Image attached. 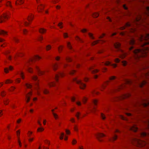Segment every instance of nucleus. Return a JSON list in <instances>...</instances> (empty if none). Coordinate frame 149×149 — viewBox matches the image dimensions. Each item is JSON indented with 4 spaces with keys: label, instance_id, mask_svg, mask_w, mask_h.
I'll use <instances>...</instances> for the list:
<instances>
[{
    "label": "nucleus",
    "instance_id": "34",
    "mask_svg": "<svg viewBox=\"0 0 149 149\" xmlns=\"http://www.w3.org/2000/svg\"><path fill=\"white\" fill-rule=\"evenodd\" d=\"M43 93L45 94H47L49 93V91L46 89H44L43 90Z\"/></svg>",
    "mask_w": 149,
    "mask_h": 149
},
{
    "label": "nucleus",
    "instance_id": "24",
    "mask_svg": "<svg viewBox=\"0 0 149 149\" xmlns=\"http://www.w3.org/2000/svg\"><path fill=\"white\" fill-rule=\"evenodd\" d=\"M46 31V30L43 28H41L39 29V32L41 33H45Z\"/></svg>",
    "mask_w": 149,
    "mask_h": 149
},
{
    "label": "nucleus",
    "instance_id": "64",
    "mask_svg": "<svg viewBox=\"0 0 149 149\" xmlns=\"http://www.w3.org/2000/svg\"><path fill=\"white\" fill-rule=\"evenodd\" d=\"M71 100L72 101L74 102L75 100V98L74 97H72L71 98Z\"/></svg>",
    "mask_w": 149,
    "mask_h": 149
},
{
    "label": "nucleus",
    "instance_id": "20",
    "mask_svg": "<svg viewBox=\"0 0 149 149\" xmlns=\"http://www.w3.org/2000/svg\"><path fill=\"white\" fill-rule=\"evenodd\" d=\"M33 15L32 14H31L29 15L28 16V20L29 22H30L32 20L33 18Z\"/></svg>",
    "mask_w": 149,
    "mask_h": 149
},
{
    "label": "nucleus",
    "instance_id": "35",
    "mask_svg": "<svg viewBox=\"0 0 149 149\" xmlns=\"http://www.w3.org/2000/svg\"><path fill=\"white\" fill-rule=\"evenodd\" d=\"M19 74L20 75V76L22 77V79H24V74L22 72H21L20 73H19Z\"/></svg>",
    "mask_w": 149,
    "mask_h": 149
},
{
    "label": "nucleus",
    "instance_id": "13",
    "mask_svg": "<svg viewBox=\"0 0 149 149\" xmlns=\"http://www.w3.org/2000/svg\"><path fill=\"white\" fill-rule=\"evenodd\" d=\"M32 92H30L26 95V98H27V100H26L27 102H29L30 100V97L32 95Z\"/></svg>",
    "mask_w": 149,
    "mask_h": 149
},
{
    "label": "nucleus",
    "instance_id": "49",
    "mask_svg": "<svg viewBox=\"0 0 149 149\" xmlns=\"http://www.w3.org/2000/svg\"><path fill=\"white\" fill-rule=\"evenodd\" d=\"M87 100V99L86 97H84L82 100L83 102L84 103H85L86 102Z\"/></svg>",
    "mask_w": 149,
    "mask_h": 149
},
{
    "label": "nucleus",
    "instance_id": "12",
    "mask_svg": "<svg viewBox=\"0 0 149 149\" xmlns=\"http://www.w3.org/2000/svg\"><path fill=\"white\" fill-rule=\"evenodd\" d=\"M32 92H30L26 95V98H27V100H26L27 102H29L30 100V97L32 95Z\"/></svg>",
    "mask_w": 149,
    "mask_h": 149
},
{
    "label": "nucleus",
    "instance_id": "3",
    "mask_svg": "<svg viewBox=\"0 0 149 149\" xmlns=\"http://www.w3.org/2000/svg\"><path fill=\"white\" fill-rule=\"evenodd\" d=\"M114 46L116 50L119 51L120 52V57L122 58H124L127 55V54L121 49L120 44L119 43L116 42L114 44Z\"/></svg>",
    "mask_w": 149,
    "mask_h": 149
},
{
    "label": "nucleus",
    "instance_id": "18",
    "mask_svg": "<svg viewBox=\"0 0 149 149\" xmlns=\"http://www.w3.org/2000/svg\"><path fill=\"white\" fill-rule=\"evenodd\" d=\"M89 70L93 73H96L98 71V70L97 69H94L93 67L90 68Z\"/></svg>",
    "mask_w": 149,
    "mask_h": 149
},
{
    "label": "nucleus",
    "instance_id": "38",
    "mask_svg": "<svg viewBox=\"0 0 149 149\" xmlns=\"http://www.w3.org/2000/svg\"><path fill=\"white\" fill-rule=\"evenodd\" d=\"M44 129L42 127H39L37 131L39 132H41L43 131Z\"/></svg>",
    "mask_w": 149,
    "mask_h": 149
},
{
    "label": "nucleus",
    "instance_id": "57",
    "mask_svg": "<svg viewBox=\"0 0 149 149\" xmlns=\"http://www.w3.org/2000/svg\"><path fill=\"white\" fill-rule=\"evenodd\" d=\"M77 143V141L74 139L72 141V144L73 145Z\"/></svg>",
    "mask_w": 149,
    "mask_h": 149
},
{
    "label": "nucleus",
    "instance_id": "51",
    "mask_svg": "<svg viewBox=\"0 0 149 149\" xmlns=\"http://www.w3.org/2000/svg\"><path fill=\"white\" fill-rule=\"evenodd\" d=\"M7 6H9L11 7H12V6L11 5L10 2L9 1H8L7 3Z\"/></svg>",
    "mask_w": 149,
    "mask_h": 149
},
{
    "label": "nucleus",
    "instance_id": "59",
    "mask_svg": "<svg viewBox=\"0 0 149 149\" xmlns=\"http://www.w3.org/2000/svg\"><path fill=\"white\" fill-rule=\"evenodd\" d=\"M146 81H143L141 85V87H142L143 85L146 84Z\"/></svg>",
    "mask_w": 149,
    "mask_h": 149
},
{
    "label": "nucleus",
    "instance_id": "17",
    "mask_svg": "<svg viewBox=\"0 0 149 149\" xmlns=\"http://www.w3.org/2000/svg\"><path fill=\"white\" fill-rule=\"evenodd\" d=\"M117 138V136L116 134H114L111 138H109V140L110 141H113L116 140Z\"/></svg>",
    "mask_w": 149,
    "mask_h": 149
},
{
    "label": "nucleus",
    "instance_id": "29",
    "mask_svg": "<svg viewBox=\"0 0 149 149\" xmlns=\"http://www.w3.org/2000/svg\"><path fill=\"white\" fill-rule=\"evenodd\" d=\"M99 16V14L97 13H95L93 14V16L94 17H97Z\"/></svg>",
    "mask_w": 149,
    "mask_h": 149
},
{
    "label": "nucleus",
    "instance_id": "37",
    "mask_svg": "<svg viewBox=\"0 0 149 149\" xmlns=\"http://www.w3.org/2000/svg\"><path fill=\"white\" fill-rule=\"evenodd\" d=\"M66 60L68 62H70L72 61V59L69 57H67L66 58Z\"/></svg>",
    "mask_w": 149,
    "mask_h": 149
},
{
    "label": "nucleus",
    "instance_id": "27",
    "mask_svg": "<svg viewBox=\"0 0 149 149\" xmlns=\"http://www.w3.org/2000/svg\"><path fill=\"white\" fill-rule=\"evenodd\" d=\"M25 85L27 88H31L32 87V85L28 83L25 84Z\"/></svg>",
    "mask_w": 149,
    "mask_h": 149
},
{
    "label": "nucleus",
    "instance_id": "61",
    "mask_svg": "<svg viewBox=\"0 0 149 149\" xmlns=\"http://www.w3.org/2000/svg\"><path fill=\"white\" fill-rule=\"evenodd\" d=\"M123 8L125 10H127V8L126 6L125 5H124L123 6Z\"/></svg>",
    "mask_w": 149,
    "mask_h": 149
},
{
    "label": "nucleus",
    "instance_id": "10",
    "mask_svg": "<svg viewBox=\"0 0 149 149\" xmlns=\"http://www.w3.org/2000/svg\"><path fill=\"white\" fill-rule=\"evenodd\" d=\"M105 136V135L102 133H99L96 135V137L97 139L100 141H102V140H101L100 138Z\"/></svg>",
    "mask_w": 149,
    "mask_h": 149
},
{
    "label": "nucleus",
    "instance_id": "52",
    "mask_svg": "<svg viewBox=\"0 0 149 149\" xmlns=\"http://www.w3.org/2000/svg\"><path fill=\"white\" fill-rule=\"evenodd\" d=\"M98 42V41H94L92 43V45H94L95 44H97Z\"/></svg>",
    "mask_w": 149,
    "mask_h": 149
},
{
    "label": "nucleus",
    "instance_id": "11",
    "mask_svg": "<svg viewBox=\"0 0 149 149\" xmlns=\"http://www.w3.org/2000/svg\"><path fill=\"white\" fill-rule=\"evenodd\" d=\"M128 43L130 45H134L135 43L134 39L132 37H131L129 40L128 41Z\"/></svg>",
    "mask_w": 149,
    "mask_h": 149
},
{
    "label": "nucleus",
    "instance_id": "42",
    "mask_svg": "<svg viewBox=\"0 0 149 149\" xmlns=\"http://www.w3.org/2000/svg\"><path fill=\"white\" fill-rule=\"evenodd\" d=\"M88 35L89 36V37L91 38V39H94V37H93V35H92V34H91V33H88Z\"/></svg>",
    "mask_w": 149,
    "mask_h": 149
},
{
    "label": "nucleus",
    "instance_id": "8",
    "mask_svg": "<svg viewBox=\"0 0 149 149\" xmlns=\"http://www.w3.org/2000/svg\"><path fill=\"white\" fill-rule=\"evenodd\" d=\"M64 75L63 72H59L58 74H56L55 76V79L57 81H58V78L59 77H63Z\"/></svg>",
    "mask_w": 149,
    "mask_h": 149
},
{
    "label": "nucleus",
    "instance_id": "53",
    "mask_svg": "<svg viewBox=\"0 0 149 149\" xmlns=\"http://www.w3.org/2000/svg\"><path fill=\"white\" fill-rule=\"evenodd\" d=\"M43 39V37L41 36H40L38 38V40L40 41H41Z\"/></svg>",
    "mask_w": 149,
    "mask_h": 149
},
{
    "label": "nucleus",
    "instance_id": "19",
    "mask_svg": "<svg viewBox=\"0 0 149 149\" xmlns=\"http://www.w3.org/2000/svg\"><path fill=\"white\" fill-rule=\"evenodd\" d=\"M13 67L12 66H10L9 67V68H4V71L6 73H7L8 72L9 70H13Z\"/></svg>",
    "mask_w": 149,
    "mask_h": 149
},
{
    "label": "nucleus",
    "instance_id": "60",
    "mask_svg": "<svg viewBox=\"0 0 149 149\" xmlns=\"http://www.w3.org/2000/svg\"><path fill=\"white\" fill-rule=\"evenodd\" d=\"M65 132H66V134H70V131L68 130H65Z\"/></svg>",
    "mask_w": 149,
    "mask_h": 149
},
{
    "label": "nucleus",
    "instance_id": "58",
    "mask_svg": "<svg viewBox=\"0 0 149 149\" xmlns=\"http://www.w3.org/2000/svg\"><path fill=\"white\" fill-rule=\"evenodd\" d=\"M120 61V60L118 58H116L115 60V62L116 63H119Z\"/></svg>",
    "mask_w": 149,
    "mask_h": 149
},
{
    "label": "nucleus",
    "instance_id": "26",
    "mask_svg": "<svg viewBox=\"0 0 149 149\" xmlns=\"http://www.w3.org/2000/svg\"><path fill=\"white\" fill-rule=\"evenodd\" d=\"M54 111V109H52V111L53 112L52 113H53V116H54L55 118L56 119L57 118L58 116H57V115L56 114L53 112Z\"/></svg>",
    "mask_w": 149,
    "mask_h": 149
},
{
    "label": "nucleus",
    "instance_id": "9",
    "mask_svg": "<svg viewBox=\"0 0 149 149\" xmlns=\"http://www.w3.org/2000/svg\"><path fill=\"white\" fill-rule=\"evenodd\" d=\"M129 128L130 130L134 132L137 131L138 130V128L135 125H133L132 126L130 127Z\"/></svg>",
    "mask_w": 149,
    "mask_h": 149
},
{
    "label": "nucleus",
    "instance_id": "16",
    "mask_svg": "<svg viewBox=\"0 0 149 149\" xmlns=\"http://www.w3.org/2000/svg\"><path fill=\"white\" fill-rule=\"evenodd\" d=\"M40 58V57L38 56H36L33 58H31L29 60V62H32L34 60H38Z\"/></svg>",
    "mask_w": 149,
    "mask_h": 149
},
{
    "label": "nucleus",
    "instance_id": "21",
    "mask_svg": "<svg viewBox=\"0 0 149 149\" xmlns=\"http://www.w3.org/2000/svg\"><path fill=\"white\" fill-rule=\"evenodd\" d=\"M18 1L19 2L16 1L15 2V4L16 5L20 4L23 3L24 1L22 0H18Z\"/></svg>",
    "mask_w": 149,
    "mask_h": 149
},
{
    "label": "nucleus",
    "instance_id": "6",
    "mask_svg": "<svg viewBox=\"0 0 149 149\" xmlns=\"http://www.w3.org/2000/svg\"><path fill=\"white\" fill-rule=\"evenodd\" d=\"M8 14H4L3 16H1L0 17V23L5 21V19L8 18Z\"/></svg>",
    "mask_w": 149,
    "mask_h": 149
},
{
    "label": "nucleus",
    "instance_id": "41",
    "mask_svg": "<svg viewBox=\"0 0 149 149\" xmlns=\"http://www.w3.org/2000/svg\"><path fill=\"white\" fill-rule=\"evenodd\" d=\"M130 96V95L128 94H126V95H125L124 96H123L122 97V98L123 99H124V98H127V97H129V96Z\"/></svg>",
    "mask_w": 149,
    "mask_h": 149
},
{
    "label": "nucleus",
    "instance_id": "22",
    "mask_svg": "<svg viewBox=\"0 0 149 149\" xmlns=\"http://www.w3.org/2000/svg\"><path fill=\"white\" fill-rule=\"evenodd\" d=\"M7 32L3 30H0V34L5 35L6 34Z\"/></svg>",
    "mask_w": 149,
    "mask_h": 149
},
{
    "label": "nucleus",
    "instance_id": "63",
    "mask_svg": "<svg viewBox=\"0 0 149 149\" xmlns=\"http://www.w3.org/2000/svg\"><path fill=\"white\" fill-rule=\"evenodd\" d=\"M81 31L82 32L84 33L86 32L87 30L85 29H84L83 30H82Z\"/></svg>",
    "mask_w": 149,
    "mask_h": 149
},
{
    "label": "nucleus",
    "instance_id": "39",
    "mask_svg": "<svg viewBox=\"0 0 149 149\" xmlns=\"http://www.w3.org/2000/svg\"><path fill=\"white\" fill-rule=\"evenodd\" d=\"M51 48V46L49 45H48L46 47V49L47 50H49Z\"/></svg>",
    "mask_w": 149,
    "mask_h": 149
},
{
    "label": "nucleus",
    "instance_id": "28",
    "mask_svg": "<svg viewBox=\"0 0 149 149\" xmlns=\"http://www.w3.org/2000/svg\"><path fill=\"white\" fill-rule=\"evenodd\" d=\"M32 79L34 80V81H38V78L36 76V75H34L32 77Z\"/></svg>",
    "mask_w": 149,
    "mask_h": 149
},
{
    "label": "nucleus",
    "instance_id": "46",
    "mask_svg": "<svg viewBox=\"0 0 149 149\" xmlns=\"http://www.w3.org/2000/svg\"><path fill=\"white\" fill-rule=\"evenodd\" d=\"M116 78V77L115 76H112L111 77H110L109 78V80H114V79H115Z\"/></svg>",
    "mask_w": 149,
    "mask_h": 149
},
{
    "label": "nucleus",
    "instance_id": "2",
    "mask_svg": "<svg viewBox=\"0 0 149 149\" xmlns=\"http://www.w3.org/2000/svg\"><path fill=\"white\" fill-rule=\"evenodd\" d=\"M132 143L139 147H143L147 145V143L145 141L141 140L139 138H135L132 140Z\"/></svg>",
    "mask_w": 149,
    "mask_h": 149
},
{
    "label": "nucleus",
    "instance_id": "31",
    "mask_svg": "<svg viewBox=\"0 0 149 149\" xmlns=\"http://www.w3.org/2000/svg\"><path fill=\"white\" fill-rule=\"evenodd\" d=\"M63 47L62 46H60L58 48V50L59 52H61L62 50Z\"/></svg>",
    "mask_w": 149,
    "mask_h": 149
},
{
    "label": "nucleus",
    "instance_id": "62",
    "mask_svg": "<svg viewBox=\"0 0 149 149\" xmlns=\"http://www.w3.org/2000/svg\"><path fill=\"white\" fill-rule=\"evenodd\" d=\"M77 104L79 106H80L81 105V103L79 102H76Z\"/></svg>",
    "mask_w": 149,
    "mask_h": 149
},
{
    "label": "nucleus",
    "instance_id": "43",
    "mask_svg": "<svg viewBox=\"0 0 149 149\" xmlns=\"http://www.w3.org/2000/svg\"><path fill=\"white\" fill-rule=\"evenodd\" d=\"M75 71L74 70H72L70 72V73L71 74H73L75 72Z\"/></svg>",
    "mask_w": 149,
    "mask_h": 149
},
{
    "label": "nucleus",
    "instance_id": "14",
    "mask_svg": "<svg viewBox=\"0 0 149 149\" xmlns=\"http://www.w3.org/2000/svg\"><path fill=\"white\" fill-rule=\"evenodd\" d=\"M106 65H111L112 66L113 68H116L117 65L115 64H112L109 61H107L104 64Z\"/></svg>",
    "mask_w": 149,
    "mask_h": 149
},
{
    "label": "nucleus",
    "instance_id": "55",
    "mask_svg": "<svg viewBox=\"0 0 149 149\" xmlns=\"http://www.w3.org/2000/svg\"><path fill=\"white\" fill-rule=\"evenodd\" d=\"M63 36L64 38H67L68 37V34L66 33H64Z\"/></svg>",
    "mask_w": 149,
    "mask_h": 149
},
{
    "label": "nucleus",
    "instance_id": "15",
    "mask_svg": "<svg viewBox=\"0 0 149 149\" xmlns=\"http://www.w3.org/2000/svg\"><path fill=\"white\" fill-rule=\"evenodd\" d=\"M36 70L37 71L38 73L39 74V75H43L44 74V73H45L44 72L42 71H41L40 70V69H39V68L38 67L36 66Z\"/></svg>",
    "mask_w": 149,
    "mask_h": 149
},
{
    "label": "nucleus",
    "instance_id": "54",
    "mask_svg": "<svg viewBox=\"0 0 149 149\" xmlns=\"http://www.w3.org/2000/svg\"><path fill=\"white\" fill-rule=\"evenodd\" d=\"M8 100L6 99V100L4 101V104L6 105H7L8 104V102H7Z\"/></svg>",
    "mask_w": 149,
    "mask_h": 149
},
{
    "label": "nucleus",
    "instance_id": "40",
    "mask_svg": "<svg viewBox=\"0 0 149 149\" xmlns=\"http://www.w3.org/2000/svg\"><path fill=\"white\" fill-rule=\"evenodd\" d=\"M80 114V113L79 112H77V113L76 114L75 116L78 119L79 118V115Z\"/></svg>",
    "mask_w": 149,
    "mask_h": 149
},
{
    "label": "nucleus",
    "instance_id": "56",
    "mask_svg": "<svg viewBox=\"0 0 149 149\" xmlns=\"http://www.w3.org/2000/svg\"><path fill=\"white\" fill-rule=\"evenodd\" d=\"M62 22H60V23H59L58 24V26L60 27L61 28H62V27H63V26H61V25H62Z\"/></svg>",
    "mask_w": 149,
    "mask_h": 149
},
{
    "label": "nucleus",
    "instance_id": "5",
    "mask_svg": "<svg viewBox=\"0 0 149 149\" xmlns=\"http://www.w3.org/2000/svg\"><path fill=\"white\" fill-rule=\"evenodd\" d=\"M73 80L79 85L81 89H84L86 87V85L82 82L81 80H78L76 78H74Z\"/></svg>",
    "mask_w": 149,
    "mask_h": 149
},
{
    "label": "nucleus",
    "instance_id": "36",
    "mask_svg": "<svg viewBox=\"0 0 149 149\" xmlns=\"http://www.w3.org/2000/svg\"><path fill=\"white\" fill-rule=\"evenodd\" d=\"M13 82V81L11 80H10V79H7V80L5 82V83L8 84L9 83H11Z\"/></svg>",
    "mask_w": 149,
    "mask_h": 149
},
{
    "label": "nucleus",
    "instance_id": "33",
    "mask_svg": "<svg viewBox=\"0 0 149 149\" xmlns=\"http://www.w3.org/2000/svg\"><path fill=\"white\" fill-rule=\"evenodd\" d=\"M146 8L147 11V13H146V14L148 15H149V6L147 7Z\"/></svg>",
    "mask_w": 149,
    "mask_h": 149
},
{
    "label": "nucleus",
    "instance_id": "4",
    "mask_svg": "<svg viewBox=\"0 0 149 149\" xmlns=\"http://www.w3.org/2000/svg\"><path fill=\"white\" fill-rule=\"evenodd\" d=\"M139 39V41L142 42V45L149 44V41H147V40L149 39V34H146L145 36L141 35Z\"/></svg>",
    "mask_w": 149,
    "mask_h": 149
},
{
    "label": "nucleus",
    "instance_id": "44",
    "mask_svg": "<svg viewBox=\"0 0 149 149\" xmlns=\"http://www.w3.org/2000/svg\"><path fill=\"white\" fill-rule=\"evenodd\" d=\"M101 117L102 119H103V120L105 119L106 118V117L102 113H101Z\"/></svg>",
    "mask_w": 149,
    "mask_h": 149
},
{
    "label": "nucleus",
    "instance_id": "48",
    "mask_svg": "<svg viewBox=\"0 0 149 149\" xmlns=\"http://www.w3.org/2000/svg\"><path fill=\"white\" fill-rule=\"evenodd\" d=\"M97 100H94L93 101V103L95 105H96L97 104Z\"/></svg>",
    "mask_w": 149,
    "mask_h": 149
},
{
    "label": "nucleus",
    "instance_id": "23",
    "mask_svg": "<svg viewBox=\"0 0 149 149\" xmlns=\"http://www.w3.org/2000/svg\"><path fill=\"white\" fill-rule=\"evenodd\" d=\"M58 64H55L53 65V68L54 70H56L58 67Z\"/></svg>",
    "mask_w": 149,
    "mask_h": 149
},
{
    "label": "nucleus",
    "instance_id": "25",
    "mask_svg": "<svg viewBox=\"0 0 149 149\" xmlns=\"http://www.w3.org/2000/svg\"><path fill=\"white\" fill-rule=\"evenodd\" d=\"M67 45L68 47V48L70 49H72V46L70 44V42H68L67 43Z\"/></svg>",
    "mask_w": 149,
    "mask_h": 149
},
{
    "label": "nucleus",
    "instance_id": "7",
    "mask_svg": "<svg viewBox=\"0 0 149 149\" xmlns=\"http://www.w3.org/2000/svg\"><path fill=\"white\" fill-rule=\"evenodd\" d=\"M149 136V133H147L145 132H140L139 135V137H145L146 138L147 136Z\"/></svg>",
    "mask_w": 149,
    "mask_h": 149
},
{
    "label": "nucleus",
    "instance_id": "32",
    "mask_svg": "<svg viewBox=\"0 0 149 149\" xmlns=\"http://www.w3.org/2000/svg\"><path fill=\"white\" fill-rule=\"evenodd\" d=\"M76 39L77 40L81 42H83V41L79 37L76 36Z\"/></svg>",
    "mask_w": 149,
    "mask_h": 149
},
{
    "label": "nucleus",
    "instance_id": "1",
    "mask_svg": "<svg viewBox=\"0 0 149 149\" xmlns=\"http://www.w3.org/2000/svg\"><path fill=\"white\" fill-rule=\"evenodd\" d=\"M149 52V48L147 47H143L141 49H137L132 51L134 58L136 61L141 60L147 56V53Z\"/></svg>",
    "mask_w": 149,
    "mask_h": 149
},
{
    "label": "nucleus",
    "instance_id": "30",
    "mask_svg": "<svg viewBox=\"0 0 149 149\" xmlns=\"http://www.w3.org/2000/svg\"><path fill=\"white\" fill-rule=\"evenodd\" d=\"M122 63L123 65L125 66L126 65H127L128 64V63L127 62L125 61H123L122 62Z\"/></svg>",
    "mask_w": 149,
    "mask_h": 149
},
{
    "label": "nucleus",
    "instance_id": "47",
    "mask_svg": "<svg viewBox=\"0 0 149 149\" xmlns=\"http://www.w3.org/2000/svg\"><path fill=\"white\" fill-rule=\"evenodd\" d=\"M49 85L50 86H54L55 85V83L54 82H51L50 83H49Z\"/></svg>",
    "mask_w": 149,
    "mask_h": 149
},
{
    "label": "nucleus",
    "instance_id": "45",
    "mask_svg": "<svg viewBox=\"0 0 149 149\" xmlns=\"http://www.w3.org/2000/svg\"><path fill=\"white\" fill-rule=\"evenodd\" d=\"M1 95L3 97L4 96L6 95L5 92L4 91H3L2 92H1Z\"/></svg>",
    "mask_w": 149,
    "mask_h": 149
},
{
    "label": "nucleus",
    "instance_id": "50",
    "mask_svg": "<svg viewBox=\"0 0 149 149\" xmlns=\"http://www.w3.org/2000/svg\"><path fill=\"white\" fill-rule=\"evenodd\" d=\"M28 71L30 72H32V69L30 68L29 67L28 68Z\"/></svg>",
    "mask_w": 149,
    "mask_h": 149
}]
</instances>
